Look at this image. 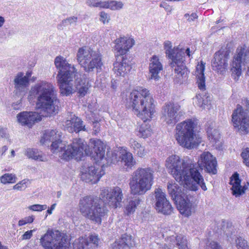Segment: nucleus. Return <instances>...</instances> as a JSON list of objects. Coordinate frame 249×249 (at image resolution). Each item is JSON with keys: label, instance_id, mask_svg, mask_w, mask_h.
I'll use <instances>...</instances> for the list:
<instances>
[{"label": "nucleus", "instance_id": "7", "mask_svg": "<svg viewBox=\"0 0 249 249\" xmlns=\"http://www.w3.org/2000/svg\"><path fill=\"white\" fill-rule=\"evenodd\" d=\"M154 182V171L150 168H139L130 178L131 194L142 195L151 189Z\"/></svg>", "mask_w": 249, "mask_h": 249}, {"label": "nucleus", "instance_id": "40", "mask_svg": "<svg viewBox=\"0 0 249 249\" xmlns=\"http://www.w3.org/2000/svg\"><path fill=\"white\" fill-rule=\"evenodd\" d=\"M107 9L112 10H118L122 9L123 7V3L121 1L114 0H108Z\"/></svg>", "mask_w": 249, "mask_h": 249}, {"label": "nucleus", "instance_id": "37", "mask_svg": "<svg viewBox=\"0 0 249 249\" xmlns=\"http://www.w3.org/2000/svg\"><path fill=\"white\" fill-rule=\"evenodd\" d=\"M0 180L4 184L14 183L16 182L17 177L15 174L6 173L0 177Z\"/></svg>", "mask_w": 249, "mask_h": 249}, {"label": "nucleus", "instance_id": "38", "mask_svg": "<svg viewBox=\"0 0 249 249\" xmlns=\"http://www.w3.org/2000/svg\"><path fill=\"white\" fill-rule=\"evenodd\" d=\"M235 245L237 249H249L247 241L241 236L236 237Z\"/></svg>", "mask_w": 249, "mask_h": 249}, {"label": "nucleus", "instance_id": "8", "mask_svg": "<svg viewBox=\"0 0 249 249\" xmlns=\"http://www.w3.org/2000/svg\"><path fill=\"white\" fill-rule=\"evenodd\" d=\"M197 125V120L195 118L187 119L177 125L175 137L180 145L187 149L196 146V142L195 129Z\"/></svg>", "mask_w": 249, "mask_h": 249}, {"label": "nucleus", "instance_id": "34", "mask_svg": "<svg viewBox=\"0 0 249 249\" xmlns=\"http://www.w3.org/2000/svg\"><path fill=\"white\" fill-rule=\"evenodd\" d=\"M121 162L127 168H131L135 164L132 154L129 152H125L121 157Z\"/></svg>", "mask_w": 249, "mask_h": 249}, {"label": "nucleus", "instance_id": "16", "mask_svg": "<svg viewBox=\"0 0 249 249\" xmlns=\"http://www.w3.org/2000/svg\"><path fill=\"white\" fill-rule=\"evenodd\" d=\"M184 55L170 61L169 65L174 69L175 81L177 83H182L185 81L188 77L189 71L184 63Z\"/></svg>", "mask_w": 249, "mask_h": 249}, {"label": "nucleus", "instance_id": "26", "mask_svg": "<svg viewBox=\"0 0 249 249\" xmlns=\"http://www.w3.org/2000/svg\"><path fill=\"white\" fill-rule=\"evenodd\" d=\"M230 184L232 185L231 190L233 195L236 197L239 196L245 193L247 187L241 185V180L239 175L237 173H234L230 178Z\"/></svg>", "mask_w": 249, "mask_h": 249}, {"label": "nucleus", "instance_id": "58", "mask_svg": "<svg viewBox=\"0 0 249 249\" xmlns=\"http://www.w3.org/2000/svg\"><path fill=\"white\" fill-rule=\"evenodd\" d=\"M56 205V203H54L53 205H52L50 208L47 211V213H49V214H52V212L55 209Z\"/></svg>", "mask_w": 249, "mask_h": 249}, {"label": "nucleus", "instance_id": "2", "mask_svg": "<svg viewBox=\"0 0 249 249\" xmlns=\"http://www.w3.org/2000/svg\"><path fill=\"white\" fill-rule=\"evenodd\" d=\"M55 130L45 131L40 142L47 144L48 142H52L51 149L53 153H59V157L66 160L74 158L78 160H81L84 155V151L87 155L90 154L91 157L96 162L102 160L105 156L106 145L100 140L91 139L90 144L92 147L91 152L88 151L87 143L80 138L73 140L72 143L66 146L65 143L59 140V134H57Z\"/></svg>", "mask_w": 249, "mask_h": 249}, {"label": "nucleus", "instance_id": "47", "mask_svg": "<svg viewBox=\"0 0 249 249\" xmlns=\"http://www.w3.org/2000/svg\"><path fill=\"white\" fill-rule=\"evenodd\" d=\"M202 99L203 96H202L200 94H197L196 95L195 98L193 99L194 101L193 103L195 104L196 105H197L198 107L202 108Z\"/></svg>", "mask_w": 249, "mask_h": 249}, {"label": "nucleus", "instance_id": "52", "mask_svg": "<svg viewBox=\"0 0 249 249\" xmlns=\"http://www.w3.org/2000/svg\"><path fill=\"white\" fill-rule=\"evenodd\" d=\"M35 231L36 230L34 229L32 230H30L26 231L22 235V240H27L30 239L33 235V232Z\"/></svg>", "mask_w": 249, "mask_h": 249}, {"label": "nucleus", "instance_id": "29", "mask_svg": "<svg viewBox=\"0 0 249 249\" xmlns=\"http://www.w3.org/2000/svg\"><path fill=\"white\" fill-rule=\"evenodd\" d=\"M205 63L201 61L200 64L196 67V74L197 78V83L198 87L200 90L205 89V77L204 74Z\"/></svg>", "mask_w": 249, "mask_h": 249}, {"label": "nucleus", "instance_id": "48", "mask_svg": "<svg viewBox=\"0 0 249 249\" xmlns=\"http://www.w3.org/2000/svg\"><path fill=\"white\" fill-rule=\"evenodd\" d=\"M202 109H205L207 107L209 106L211 104V99L209 96L206 95L203 96L202 99Z\"/></svg>", "mask_w": 249, "mask_h": 249}, {"label": "nucleus", "instance_id": "49", "mask_svg": "<svg viewBox=\"0 0 249 249\" xmlns=\"http://www.w3.org/2000/svg\"><path fill=\"white\" fill-rule=\"evenodd\" d=\"M0 138L6 139L9 138V134L6 127L0 126Z\"/></svg>", "mask_w": 249, "mask_h": 249}, {"label": "nucleus", "instance_id": "1", "mask_svg": "<svg viewBox=\"0 0 249 249\" xmlns=\"http://www.w3.org/2000/svg\"><path fill=\"white\" fill-rule=\"evenodd\" d=\"M198 166L190 159H181L177 155H171L166 161V166L176 180L193 191L198 190V185L204 191L207 188L202 176L199 172L204 168L209 173H217V161L210 152H204L198 160Z\"/></svg>", "mask_w": 249, "mask_h": 249}, {"label": "nucleus", "instance_id": "43", "mask_svg": "<svg viewBox=\"0 0 249 249\" xmlns=\"http://www.w3.org/2000/svg\"><path fill=\"white\" fill-rule=\"evenodd\" d=\"M35 217L33 215L25 217L24 218L19 220L18 225L19 226H23L26 224H30L33 222Z\"/></svg>", "mask_w": 249, "mask_h": 249}, {"label": "nucleus", "instance_id": "27", "mask_svg": "<svg viewBox=\"0 0 249 249\" xmlns=\"http://www.w3.org/2000/svg\"><path fill=\"white\" fill-rule=\"evenodd\" d=\"M168 193L172 199L176 202L183 197L185 196L181 190V188L175 182H169L167 185Z\"/></svg>", "mask_w": 249, "mask_h": 249}, {"label": "nucleus", "instance_id": "51", "mask_svg": "<svg viewBox=\"0 0 249 249\" xmlns=\"http://www.w3.org/2000/svg\"><path fill=\"white\" fill-rule=\"evenodd\" d=\"M233 228L231 224H227L226 229L224 228L223 231L224 233L227 236V237L231 236L232 234Z\"/></svg>", "mask_w": 249, "mask_h": 249}, {"label": "nucleus", "instance_id": "3", "mask_svg": "<svg viewBox=\"0 0 249 249\" xmlns=\"http://www.w3.org/2000/svg\"><path fill=\"white\" fill-rule=\"evenodd\" d=\"M54 65L58 70L57 78L59 83L60 91L63 95L68 96L77 90L80 95L84 96L89 89L85 75L77 72L74 66L62 56H58L54 59Z\"/></svg>", "mask_w": 249, "mask_h": 249}, {"label": "nucleus", "instance_id": "35", "mask_svg": "<svg viewBox=\"0 0 249 249\" xmlns=\"http://www.w3.org/2000/svg\"><path fill=\"white\" fill-rule=\"evenodd\" d=\"M74 246L76 249H90L92 248L91 243L87 238L80 237L75 240Z\"/></svg>", "mask_w": 249, "mask_h": 249}, {"label": "nucleus", "instance_id": "36", "mask_svg": "<svg viewBox=\"0 0 249 249\" xmlns=\"http://www.w3.org/2000/svg\"><path fill=\"white\" fill-rule=\"evenodd\" d=\"M141 200L139 198H134L130 200L125 206V211L127 215L133 213L137 206L139 204Z\"/></svg>", "mask_w": 249, "mask_h": 249}, {"label": "nucleus", "instance_id": "22", "mask_svg": "<svg viewBox=\"0 0 249 249\" xmlns=\"http://www.w3.org/2000/svg\"><path fill=\"white\" fill-rule=\"evenodd\" d=\"M163 66L159 56L153 55L149 59V71L150 78L157 80L160 78L159 73L162 70Z\"/></svg>", "mask_w": 249, "mask_h": 249}, {"label": "nucleus", "instance_id": "59", "mask_svg": "<svg viewBox=\"0 0 249 249\" xmlns=\"http://www.w3.org/2000/svg\"><path fill=\"white\" fill-rule=\"evenodd\" d=\"M8 146L4 145L1 148L0 152L1 153V156H3L5 154V152L8 150Z\"/></svg>", "mask_w": 249, "mask_h": 249}, {"label": "nucleus", "instance_id": "11", "mask_svg": "<svg viewBox=\"0 0 249 249\" xmlns=\"http://www.w3.org/2000/svg\"><path fill=\"white\" fill-rule=\"evenodd\" d=\"M246 68L249 69V49L244 46L238 47L231 63V76L235 80H238Z\"/></svg>", "mask_w": 249, "mask_h": 249}, {"label": "nucleus", "instance_id": "23", "mask_svg": "<svg viewBox=\"0 0 249 249\" xmlns=\"http://www.w3.org/2000/svg\"><path fill=\"white\" fill-rule=\"evenodd\" d=\"M135 245V241L131 235L123 234L111 245V249H130Z\"/></svg>", "mask_w": 249, "mask_h": 249}, {"label": "nucleus", "instance_id": "63", "mask_svg": "<svg viewBox=\"0 0 249 249\" xmlns=\"http://www.w3.org/2000/svg\"><path fill=\"white\" fill-rule=\"evenodd\" d=\"M184 53V54H185V53L187 54V55L190 57V49L189 48H187L186 51H185V52H184V51H183Z\"/></svg>", "mask_w": 249, "mask_h": 249}, {"label": "nucleus", "instance_id": "33", "mask_svg": "<svg viewBox=\"0 0 249 249\" xmlns=\"http://www.w3.org/2000/svg\"><path fill=\"white\" fill-rule=\"evenodd\" d=\"M26 155L29 158L36 160L44 161L45 158L42 152L34 148H28L26 151Z\"/></svg>", "mask_w": 249, "mask_h": 249}, {"label": "nucleus", "instance_id": "10", "mask_svg": "<svg viewBox=\"0 0 249 249\" xmlns=\"http://www.w3.org/2000/svg\"><path fill=\"white\" fill-rule=\"evenodd\" d=\"M40 243L45 249H69L67 235L58 230H48L41 238Z\"/></svg>", "mask_w": 249, "mask_h": 249}, {"label": "nucleus", "instance_id": "21", "mask_svg": "<svg viewBox=\"0 0 249 249\" xmlns=\"http://www.w3.org/2000/svg\"><path fill=\"white\" fill-rule=\"evenodd\" d=\"M18 122L22 125H27L29 127L32 126L35 122L41 120V117L36 112H22L18 114Z\"/></svg>", "mask_w": 249, "mask_h": 249}, {"label": "nucleus", "instance_id": "62", "mask_svg": "<svg viewBox=\"0 0 249 249\" xmlns=\"http://www.w3.org/2000/svg\"><path fill=\"white\" fill-rule=\"evenodd\" d=\"M117 87V83L116 81H113L111 82V87L113 89H115Z\"/></svg>", "mask_w": 249, "mask_h": 249}, {"label": "nucleus", "instance_id": "61", "mask_svg": "<svg viewBox=\"0 0 249 249\" xmlns=\"http://www.w3.org/2000/svg\"><path fill=\"white\" fill-rule=\"evenodd\" d=\"M5 22V19L4 18L0 16V28L1 27Z\"/></svg>", "mask_w": 249, "mask_h": 249}, {"label": "nucleus", "instance_id": "4", "mask_svg": "<svg viewBox=\"0 0 249 249\" xmlns=\"http://www.w3.org/2000/svg\"><path fill=\"white\" fill-rule=\"evenodd\" d=\"M29 100L36 99V107L44 111L45 116L58 113L60 106L57 91L53 85L46 81H41L32 86L29 92Z\"/></svg>", "mask_w": 249, "mask_h": 249}, {"label": "nucleus", "instance_id": "28", "mask_svg": "<svg viewBox=\"0 0 249 249\" xmlns=\"http://www.w3.org/2000/svg\"><path fill=\"white\" fill-rule=\"evenodd\" d=\"M172 45L171 41L167 40L164 43V48L165 50V53L167 57L171 61L181 55H184L183 51L178 48L172 49Z\"/></svg>", "mask_w": 249, "mask_h": 249}, {"label": "nucleus", "instance_id": "53", "mask_svg": "<svg viewBox=\"0 0 249 249\" xmlns=\"http://www.w3.org/2000/svg\"><path fill=\"white\" fill-rule=\"evenodd\" d=\"M108 0L107 1H101L98 0L96 8L107 9Z\"/></svg>", "mask_w": 249, "mask_h": 249}, {"label": "nucleus", "instance_id": "41", "mask_svg": "<svg viewBox=\"0 0 249 249\" xmlns=\"http://www.w3.org/2000/svg\"><path fill=\"white\" fill-rule=\"evenodd\" d=\"M29 181V180L27 179H23L14 185L13 189L18 190H24L27 187V183Z\"/></svg>", "mask_w": 249, "mask_h": 249}, {"label": "nucleus", "instance_id": "45", "mask_svg": "<svg viewBox=\"0 0 249 249\" xmlns=\"http://www.w3.org/2000/svg\"><path fill=\"white\" fill-rule=\"evenodd\" d=\"M99 239L96 234H92L89 236V243H91L92 248L98 246Z\"/></svg>", "mask_w": 249, "mask_h": 249}, {"label": "nucleus", "instance_id": "42", "mask_svg": "<svg viewBox=\"0 0 249 249\" xmlns=\"http://www.w3.org/2000/svg\"><path fill=\"white\" fill-rule=\"evenodd\" d=\"M241 156L244 160V162L249 167V148L247 147L243 149Z\"/></svg>", "mask_w": 249, "mask_h": 249}, {"label": "nucleus", "instance_id": "39", "mask_svg": "<svg viewBox=\"0 0 249 249\" xmlns=\"http://www.w3.org/2000/svg\"><path fill=\"white\" fill-rule=\"evenodd\" d=\"M77 20L78 18L75 16H71L68 17L62 21L61 24L58 25V28H60V27L62 26L75 25L77 22Z\"/></svg>", "mask_w": 249, "mask_h": 249}, {"label": "nucleus", "instance_id": "25", "mask_svg": "<svg viewBox=\"0 0 249 249\" xmlns=\"http://www.w3.org/2000/svg\"><path fill=\"white\" fill-rule=\"evenodd\" d=\"M64 126L65 129L70 133L74 132L78 133L82 130L86 131L83 122L77 117H73L71 120H67L65 123Z\"/></svg>", "mask_w": 249, "mask_h": 249}, {"label": "nucleus", "instance_id": "24", "mask_svg": "<svg viewBox=\"0 0 249 249\" xmlns=\"http://www.w3.org/2000/svg\"><path fill=\"white\" fill-rule=\"evenodd\" d=\"M94 166L89 167L85 172L81 174V179L87 182L95 184L98 182L104 173L101 171L98 172Z\"/></svg>", "mask_w": 249, "mask_h": 249}, {"label": "nucleus", "instance_id": "32", "mask_svg": "<svg viewBox=\"0 0 249 249\" xmlns=\"http://www.w3.org/2000/svg\"><path fill=\"white\" fill-rule=\"evenodd\" d=\"M129 145L133 152L137 154L138 156L142 157L145 155L147 153L144 146L138 142L136 140L133 138H131L129 140Z\"/></svg>", "mask_w": 249, "mask_h": 249}, {"label": "nucleus", "instance_id": "9", "mask_svg": "<svg viewBox=\"0 0 249 249\" xmlns=\"http://www.w3.org/2000/svg\"><path fill=\"white\" fill-rule=\"evenodd\" d=\"M76 58L86 72L92 71L95 68L100 69L103 65L101 54L87 47L78 49Z\"/></svg>", "mask_w": 249, "mask_h": 249}, {"label": "nucleus", "instance_id": "12", "mask_svg": "<svg viewBox=\"0 0 249 249\" xmlns=\"http://www.w3.org/2000/svg\"><path fill=\"white\" fill-rule=\"evenodd\" d=\"M100 196L105 203L114 208L121 206V203L124 198L122 190L117 186L109 190H102Z\"/></svg>", "mask_w": 249, "mask_h": 249}, {"label": "nucleus", "instance_id": "19", "mask_svg": "<svg viewBox=\"0 0 249 249\" xmlns=\"http://www.w3.org/2000/svg\"><path fill=\"white\" fill-rule=\"evenodd\" d=\"M193 198H189L188 196L180 198L178 202H176L178 205V208L181 214L185 216L191 215L194 211L195 205L193 202Z\"/></svg>", "mask_w": 249, "mask_h": 249}, {"label": "nucleus", "instance_id": "6", "mask_svg": "<svg viewBox=\"0 0 249 249\" xmlns=\"http://www.w3.org/2000/svg\"><path fill=\"white\" fill-rule=\"evenodd\" d=\"M79 209L83 216L98 224H101L102 218L107 213L101 200L92 196L82 197L79 200Z\"/></svg>", "mask_w": 249, "mask_h": 249}, {"label": "nucleus", "instance_id": "50", "mask_svg": "<svg viewBox=\"0 0 249 249\" xmlns=\"http://www.w3.org/2000/svg\"><path fill=\"white\" fill-rule=\"evenodd\" d=\"M184 17L186 19L187 21L189 22L194 21L198 18V16L195 13H192L190 15L189 14H185Z\"/></svg>", "mask_w": 249, "mask_h": 249}, {"label": "nucleus", "instance_id": "30", "mask_svg": "<svg viewBox=\"0 0 249 249\" xmlns=\"http://www.w3.org/2000/svg\"><path fill=\"white\" fill-rule=\"evenodd\" d=\"M29 83L28 77L24 76L23 72H18L14 80V87L16 90L19 91H22L26 88Z\"/></svg>", "mask_w": 249, "mask_h": 249}, {"label": "nucleus", "instance_id": "54", "mask_svg": "<svg viewBox=\"0 0 249 249\" xmlns=\"http://www.w3.org/2000/svg\"><path fill=\"white\" fill-rule=\"evenodd\" d=\"M100 124L97 121L93 122V130L95 135L98 133L100 131Z\"/></svg>", "mask_w": 249, "mask_h": 249}, {"label": "nucleus", "instance_id": "17", "mask_svg": "<svg viewBox=\"0 0 249 249\" xmlns=\"http://www.w3.org/2000/svg\"><path fill=\"white\" fill-rule=\"evenodd\" d=\"M155 208L159 212L164 214L169 215L172 213L173 208L166 197V195L160 188L155 191Z\"/></svg>", "mask_w": 249, "mask_h": 249}, {"label": "nucleus", "instance_id": "5", "mask_svg": "<svg viewBox=\"0 0 249 249\" xmlns=\"http://www.w3.org/2000/svg\"><path fill=\"white\" fill-rule=\"evenodd\" d=\"M154 101L149 91L142 87H137L129 94L127 106L142 120L152 118L155 112Z\"/></svg>", "mask_w": 249, "mask_h": 249}, {"label": "nucleus", "instance_id": "46", "mask_svg": "<svg viewBox=\"0 0 249 249\" xmlns=\"http://www.w3.org/2000/svg\"><path fill=\"white\" fill-rule=\"evenodd\" d=\"M100 20L104 24L107 23L110 20L109 16L105 12L102 11L100 13Z\"/></svg>", "mask_w": 249, "mask_h": 249}, {"label": "nucleus", "instance_id": "60", "mask_svg": "<svg viewBox=\"0 0 249 249\" xmlns=\"http://www.w3.org/2000/svg\"><path fill=\"white\" fill-rule=\"evenodd\" d=\"M243 104L246 107L247 109L249 112V100L248 99L243 100Z\"/></svg>", "mask_w": 249, "mask_h": 249}, {"label": "nucleus", "instance_id": "20", "mask_svg": "<svg viewBox=\"0 0 249 249\" xmlns=\"http://www.w3.org/2000/svg\"><path fill=\"white\" fill-rule=\"evenodd\" d=\"M131 69L129 61L125 56L119 57L113 64V70L118 76H124Z\"/></svg>", "mask_w": 249, "mask_h": 249}, {"label": "nucleus", "instance_id": "55", "mask_svg": "<svg viewBox=\"0 0 249 249\" xmlns=\"http://www.w3.org/2000/svg\"><path fill=\"white\" fill-rule=\"evenodd\" d=\"M207 249H222V248L216 242L212 241L208 246Z\"/></svg>", "mask_w": 249, "mask_h": 249}, {"label": "nucleus", "instance_id": "13", "mask_svg": "<svg viewBox=\"0 0 249 249\" xmlns=\"http://www.w3.org/2000/svg\"><path fill=\"white\" fill-rule=\"evenodd\" d=\"M232 122L235 127L244 134L249 132V115L243 110L240 105H238L232 114Z\"/></svg>", "mask_w": 249, "mask_h": 249}, {"label": "nucleus", "instance_id": "31", "mask_svg": "<svg viewBox=\"0 0 249 249\" xmlns=\"http://www.w3.org/2000/svg\"><path fill=\"white\" fill-rule=\"evenodd\" d=\"M150 120L151 119L145 121L142 120L143 122L137 128V135L139 137L145 139L151 135L152 130L150 125L146 122Z\"/></svg>", "mask_w": 249, "mask_h": 249}, {"label": "nucleus", "instance_id": "64", "mask_svg": "<svg viewBox=\"0 0 249 249\" xmlns=\"http://www.w3.org/2000/svg\"><path fill=\"white\" fill-rule=\"evenodd\" d=\"M11 156L12 157H14L15 156V151L14 150H12L11 151Z\"/></svg>", "mask_w": 249, "mask_h": 249}, {"label": "nucleus", "instance_id": "56", "mask_svg": "<svg viewBox=\"0 0 249 249\" xmlns=\"http://www.w3.org/2000/svg\"><path fill=\"white\" fill-rule=\"evenodd\" d=\"M98 0H87L86 3L88 6L90 7H97Z\"/></svg>", "mask_w": 249, "mask_h": 249}, {"label": "nucleus", "instance_id": "18", "mask_svg": "<svg viewBox=\"0 0 249 249\" xmlns=\"http://www.w3.org/2000/svg\"><path fill=\"white\" fill-rule=\"evenodd\" d=\"M114 44L115 55L117 60H118L119 57L123 56L133 46L135 40L130 37L123 36L116 38Z\"/></svg>", "mask_w": 249, "mask_h": 249}, {"label": "nucleus", "instance_id": "15", "mask_svg": "<svg viewBox=\"0 0 249 249\" xmlns=\"http://www.w3.org/2000/svg\"><path fill=\"white\" fill-rule=\"evenodd\" d=\"M162 118L169 125H174L180 119L182 113L180 106L177 104L168 103L162 108Z\"/></svg>", "mask_w": 249, "mask_h": 249}, {"label": "nucleus", "instance_id": "14", "mask_svg": "<svg viewBox=\"0 0 249 249\" xmlns=\"http://www.w3.org/2000/svg\"><path fill=\"white\" fill-rule=\"evenodd\" d=\"M230 53V51L227 48H221L216 52L212 63L213 70L223 74L227 69Z\"/></svg>", "mask_w": 249, "mask_h": 249}, {"label": "nucleus", "instance_id": "57", "mask_svg": "<svg viewBox=\"0 0 249 249\" xmlns=\"http://www.w3.org/2000/svg\"><path fill=\"white\" fill-rule=\"evenodd\" d=\"M160 7L163 8L165 10H166L168 12H171L172 10V9L171 8V7L170 6V5H169L166 2H161L160 4Z\"/></svg>", "mask_w": 249, "mask_h": 249}, {"label": "nucleus", "instance_id": "44", "mask_svg": "<svg viewBox=\"0 0 249 249\" xmlns=\"http://www.w3.org/2000/svg\"><path fill=\"white\" fill-rule=\"evenodd\" d=\"M48 208L47 205H40V204H34L30 206L28 208L33 211H42V210H46Z\"/></svg>", "mask_w": 249, "mask_h": 249}]
</instances>
